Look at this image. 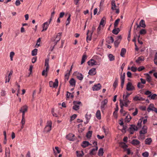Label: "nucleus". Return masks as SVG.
Wrapping results in <instances>:
<instances>
[{"label": "nucleus", "instance_id": "nucleus-1", "mask_svg": "<svg viewBox=\"0 0 157 157\" xmlns=\"http://www.w3.org/2000/svg\"><path fill=\"white\" fill-rule=\"evenodd\" d=\"M49 58H47L45 61V66L46 67L45 70H44L42 72V75L43 76H45L47 77L48 75V73L49 70Z\"/></svg>", "mask_w": 157, "mask_h": 157}, {"label": "nucleus", "instance_id": "nucleus-2", "mask_svg": "<svg viewBox=\"0 0 157 157\" xmlns=\"http://www.w3.org/2000/svg\"><path fill=\"white\" fill-rule=\"evenodd\" d=\"M93 144L96 146L90 151L89 154L91 155H95L98 149V147L97 146V142L96 141H94L93 142Z\"/></svg>", "mask_w": 157, "mask_h": 157}, {"label": "nucleus", "instance_id": "nucleus-3", "mask_svg": "<svg viewBox=\"0 0 157 157\" xmlns=\"http://www.w3.org/2000/svg\"><path fill=\"white\" fill-rule=\"evenodd\" d=\"M52 122L51 121H48L47 123V125L45 127L44 130V132H50L51 130Z\"/></svg>", "mask_w": 157, "mask_h": 157}, {"label": "nucleus", "instance_id": "nucleus-4", "mask_svg": "<svg viewBox=\"0 0 157 157\" xmlns=\"http://www.w3.org/2000/svg\"><path fill=\"white\" fill-rule=\"evenodd\" d=\"M73 104L74 106L73 107V109L75 110H78L79 109V105L81 104L82 103L80 101H74Z\"/></svg>", "mask_w": 157, "mask_h": 157}, {"label": "nucleus", "instance_id": "nucleus-5", "mask_svg": "<svg viewBox=\"0 0 157 157\" xmlns=\"http://www.w3.org/2000/svg\"><path fill=\"white\" fill-rule=\"evenodd\" d=\"M138 129V127L134 125H131L129 127L128 130L130 134H133L135 131H137Z\"/></svg>", "mask_w": 157, "mask_h": 157}, {"label": "nucleus", "instance_id": "nucleus-6", "mask_svg": "<svg viewBox=\"0 0 157 157\" xmlns=\"http://www.w3.org/2000/svg\"><path fill=\"white\" fill-rule=\"evenodd\" d=\"M136 25L137 26L136 30H138V29L140 28V27L143 28H145L146 27V25L145 23V21L143 19H142L140 21L139 25H138L137 23H136Z\"/></svg>", "mask_w": 157, "mask_h": 157}, {"label": "nucleus", "instance_id": "nucleus-7", "mask_svg": "<svg viewBox=\"0 0 157 157\" xmlns=\"http://www.w3.org/2000/svg\"><path fill=\"white\" fill-rule=\"evenodd\" d=\"M62 33H58L57 35L56 36L53 37L51 39L52 41H57V42H59L61 39L60 36H62Z\"/></svg>", "mask_w": 157, "mask_h": 157}, {"label": "nucleus", "instance_id": "nucleus-8", "mask_svg": "<svg viewBox=\"0 0 157 157\" xmlns=\"http://www.w3.org/2000/svg\"><path fill=\"white\" fill-rule=\"evenodd\" d=\"M126 89L128 91H132L134 90L135 88L131 82H128L127 85Z\"/></svg>", "mask_w": 157, "mask_h": 157}, {"label": "nucleus", "instance_id": "nucleus-9", "mask_svg": "<svg viewBox=\"0 0 157 157\" xmlns=\"http://www.w3.org/2000/svg\"><path fill=\"white\" fill-rule=\"evenodd\" d=\"M108 102V100L107 99H105L101 102V109L102 111H103L105 109V107Z\"/></svg>", "mask_w": 157, "mask_h": 157}, {"label": "nucleus", "instance_id": "nucleus-10", "mask_svg": "<svg viewBox=\"0 0 157 157\" xmlns=\"http://www.w3.org/2000/svg\"><path fill=\"white\" fill-rule=\"evenodd\" d=\"M125 75V73H124L122 75L121 74V86L122 88H123L124 84Z\"/></svg>", "mask_w": 157, "mask_h": 157}, {"label": "nucleus", "instance_id": "nucleus-11", "mask_svg": "<svg viewBox=\"0 0 157 157\" xmlns=\"http://www.w3.org/2000/svg\"><path fill=\"white\" fill-rule=\"evenodd\" d=\"M101 86L100 83H98L94 85L92 87V89L93 91H98L100 90Z\"/></svg>", "mask_w": 157, "mask_h": 157}, {"label": "nucleus", "instance_id": "nucleus-12", "mask_svg": "<svg viewBox=\"0 0 157 157\" xmlns=\"http://www.w3.org/2000/svg\"><path fill=\"white\" fill-rule=\"evenodd\" d=\"M119 146L121 147L122 148L124 151L128 148V145H127L125 142H121L119 143Z\"/></svg>", "mask_w": 157, "mask_h": 157}, {"label": "nucleus", "instance_id": "nucleus-13", "mask_svg": "<svg viewBox=\"0 0 157 157\" xmlns=\"http://www.w3.org/2000/svg\"><path fill=\"white\" fill-rule=\"evenodd\" d=\"M96 69L93 68L89 71L88 74L90 75H94L96 74Z\"/></svg>", "mask_w": 157, "mask_h": 157}, {"label": "nucleus", "instance_id": "nucleus-14", "mask_svg": "<svg viewBox=\"0 0 157 157\" xmlns=\"http://www.w3.org/2000/svg\"><path fill=\"white\" fill-rule=\"evenodd\" d=\"M87 63L89 65H91L92 66L97 64L96 62L93 59H91L89 61L87 62Z\"/></svg>", "mask_w": 157, "mask_h": 157}, {"label": "nucleus", "instance_id": "nucleus-15", "mask_svg": "<svg viewBox=\"0 0 157 157\" xmlns=\"http://www.w3.org/2000/svg\"><path fill=\"white\" fill-rule=\"evenodd\" d=\"M49 25V24H48V22H46L44 23L43 25V29L41 31L43 32L46 31L48 29Z\"/></svg>", "mask_w": 157, "mask_h": 157}, {"label": "nucleus", "instance_id": "nucleus-16", "mask_svg": "<svg viewBox=\"0 0 157 157\" xmlns=\"http://www.w3.org/2000/svg\"><path fill=\"white\" fill-rule=\"evenodd\" d=\"M90 145L91 144L88 141H85L82 142L81 144V146L83 148H85Z\"/></svg>", "mask_w": 157, "mask_h": 157}, {"label": "nucleus", "instance_id": "nucleus-17", "mask_svg": "<svg viewBox=\"0 0 157 157\" xmlns=\"http://www.w3.org/2000/svg\"><path fill=\"white\" fill-rule=\"evenodd\" d=\"M114 39L112 36L108 37L106 40V42L108 44L113 43L114 42Z\"/></svg>", "mask_w": 157, "mask_h": 157}, {"label": "nucleus", "instance_id": "nucleus-18", "mask_svg": "<svg viewBox=\"0 0 157 157\" xmlns=\"http://www.w3.org/2000/svg\"><path fill=\"white\" fill-rule=\"evenodd\" d=\"M133 100L135 101H144L145 99L142 97L136 96L133 98Z\"/></svg>", "mask_w": 157, "mask_h": 157}, {"label": "nucleus", "instance_id": "nucleus-19", "mask_svg": "<svg viewBox=\"0 0 157 157\" xmlns=\"http://www.w3.org/2000/svg\"><path fill=\"white\" fill-rule=\"evenodd\" d=\"M120 31L119 28H115L112 31V33L115 35H117Z\"/></svg>", "mask_w": 157, "mask_h": 157}, {"label": "nucleus", "instance_id": "nucleus-20", "mask_svg": "<svg viewBox=\"0 0 157 157\" xmlns=\"http://www.w3.org/2000/svg\"><path fill=\"white\" fill-rule=\"evenodd\" d=\"M71 85L75 86V85L76 81L73 78H71L69 81Z\"/></svg>", "mask_w": 157, "mask_h": 157}, {"label": "nucleus", "instance_id": "nucleus-21", "mask_svg": "<svg viewBox=\"0 0 157 157\" xmlns=\"http://www.w3.org/2000/svg\"><path fill=\"white\" fill-rule=\"evenodd\" d=\"M154 108L153 104H151L147 109V111L149 112L151 111H152Z\"/></svg>", "mask_w": 157, "mask_h": 157}, {"label": "nucleus", "instance_id": "nucleus-22", "mask_svg": "<svg viewBox=\"0 0 157 157\" xmlns=\"http://www.w3.org/2000/svg\"><path fill=\"white\" fill-rule=\"evenodd\" d=\"M58 86V81L57 79L55 80V81L53 83V85L52 87L53 88H57Z\"/></svg>", "mask_w": 157, "mask_h": 157}, {"label": "nucleus", "instance_id": "nucleus-23", "mask_svg": "<svg viewBox=\"0 0 157 157\" xmlns=\"http://www.w3.org/2000/svg\"><path fill=\"white\" fill-rule=\"evenodd\" d=\"M127 94L125 95L123 94V100H128V98L131 94L132 93H129L128 92L126 93Z\"/></svg>", "mask_w": 157, "mask_h": 157}, {"label": "nucleus", "instance_id": "nucleus-24", "mask_svg": "<svg viewBox=\"0 0 157 157\" xmlns=\"http://www.w3.org/2000/svg\"><path fill=\"white\" fill-rule=\"evenodd\" d=\"M120 105L121 108V109L120 110V112L121 113H123L124 112L123 109V107L124 106V104L123 103L122 101L121 100H120Z\"/></svg>", "mask_w": 157, "mask_h": 157}, {"label": "nucleus", "instance_id": "nucleus-25", "mask_svg": "<svg viewBox=\"0 0 157 157\" xmlns=\"http://www.w3.org/2000/svg\"><path fill=\"white\" fill-rule=\"evenodd\" d=\"M104 153L103 149L102 148H100L98 150V155L100 156L103 155Z\"/></svg>", "mask_w": 157, "mask_h": 157}, {"label": "nucleus", "instance_id": "nucleus-26", "mask_svg": "<svg viewBox=\"0 0 157 157\" xmlns=\"http://www.w3.org/2000/svg\"><path fill=\"white\" fill-rule=\"evenodd\" d=\"M53 150L55 154L59 153L60 152V150L58 147H56L55 149H53Z\"/></svg>", "mask_w": 157, "mask_h": 157}, {"label": "nucleus", "instance_id": "nucleus-27", "mask_svg": "<svg viewBox=\"0 0 157 157\" xmlns=\"http://www.w3.org/2000/svg\"><path fill=\"white\" fill-rule=\"evenodd\" d=\"M148 97L151 98V99L155 100L157 99V94H153L152 95H148Z\"/></svg>", "mask_w": 157, "mask_h": 157}, {"label": "nucleus", "instance_id": "nucleus-28", "mask_svg": "<svg viewBox=\"0 0 157 157\" xmlns=\"http://www.w3.org/2000/svg\"><path fill=\"white\" fill-rule=\"evenodd\" d=\"M126 52V49L124 48H122L121 49L120 55L121 56L123 57Z\"/></svg>", "mask_w": 157, "mask_h": 157}, {"label": "nucleus", "instance_id": "nucleus-29", "mask_svg": "<svg viewBox=\"0 0 157 157\" xmlns=\"http://www.w3.org/2000/svg\"><path fill=\"white\" fill-rule=\"evenodd\" d=\"M118 82V78H115V80L114 82L113 86L114 87V89H115L117 87Z\"/></svg>", "mask_w": 157, "mask_h": 157}, {"label": "nucleus", "instance_id": "nucleus-30", "mask_svg": "<svg viewBox=\"0 0 157 157\" xmlns=\"http://www.w3.org/2000/svg\"><path fill=\"white\" fill-rule=\"evenodd\" d=\"M147 132V128H145L144 127H143L142 130L140 132V135L141 134H145Z\"/></svg>", "mask_w": 157, "mask_h": 157}, {"label": "nucleus", "instance_id": "nucleus-31", "mask_svg": "<svg viewBox=\"0 0 157 157\" xmlns=\"http://www.w3.org/2000/svg\"><path fill=\"white\" fill-rule=\"evenodd\" d=\"M112 7L111 9L112 10H115L116 8L117 7L116 5L115 1L114 0H112L111 1Z\"/></svg>", "mask_w": 157, "mask_h": 157}, {"label": "nucleus", "instance_id": "nucleus-32", "mask_svg": "<svg viewBox=\"0 0 157 157\" xmlns=\"http://www.w3.org/2000/svg\"><path fill=\"white\" fill-rule=\"evenodd\" d=\"M96 117L98 119H101V112L99 110H98L96 113Z\"/></svg>", "mask_w": 157, "mask_h": 157}, {"label": "nucleus", "instance_id": "nucleus-33", "mask_svg": "<svg viewBox=\"0 0 157 157\" xmlns=\"http://www.w3.org/2000/svg\"><path fill=\"white\" fill-rule=\"evenodd\" d=\"M131 144L134 145H136L139 144L140 142L137 140H134L132 141Z\"/></svg>", "mask_w": 157, "mask_h": 157}, {"label": "nucleus", "instance_id": "nucleus-34", "mask_svg": "<svg viewBox=\"0 0 157 157\" xmlns=\"http://www.w3.org/2000/svg\"><path fill=\"white\" fill-rule=\"evenodd\" d=\"M76 153L77 156L78 157L82 156L84 155L83 151H76Z\"/></svg>", "mask_w": 157, "mask_h": 157}, {"label": "nucleus", "instance_id": "nucleus-35", "mask_svg": "<svg viewBox=\"0 0 157 157\" xmlns=\"http://www.w3.org/2000/svg\"><path fill=\"white\" fill-rule=\"evenodd\" d=\"M152 142L151 138H147L145 140V143L146 144L149 145Z\"/></svg>", "mask_w": 157, "mask_h": 157}, {"label": "nucleus", "instance_id": "nucleus-36", "mask_svg": "<svg viewBox=\"0 0 157 157\" xmlns=\"http://www.w3.org/2000/svg\"><path fill=\"white\" fill-rule=\"evenodd\" d=\"M132 118L131 117L130 115H128L125 119V122H128L130 121Z\"/></svg>", "mask_w": 157, "mask_h": 157}, {"label": "nucleus", "instance_id": "nucleus-37", "mask_svg": "<svg viewBox=\"0 0 157 157\" xmlns=\"http://www.w3.org/2000/svg\"><path fill=\"white\" fill-rule=\"evenodd\" d=\"M105 18L104 17H103L101 20V21L100 22L99 25H102V27H103L105 25Z\"/></svg>", "mask_w": 157, "mask_h": 157}, {"label": "nucleus", "instance_id": "nucleus-38", "mask_svg": "<svg viewBox=\"0 0 157 157\" xmlns=\"http://www.w3.org/2000/svg\"><path fill=\"white\" fill-rule=\"evenodd\" d=\"M77 77L78 79L80 80H82L83 78V76L81 73H78V74Z\"/></svg>", "mask_w": 157, "mask_h": 157}, {"label": "nucleus", "instance_id": "nucleus-39", "mask_svg": "<svg viewBox=\"0 0 157 157\" xmlns=\"http://www.w3.org/2000/svg\"><path fill=\"white\" fill-rule=\"evenodd\" d=\"M144 60V58L142 56L139 57L136 60V62L137 63H140V62Z\"/></svg>", "mask_w": 157, "mask_h": 157}, {"label": "nucleus", "instance_id": "nucleus-40", "mask_svg": "<svg viewBox=\"0 0 157 157\" xmlns=\"http://www.w3.org/2000/svg\"><path fill=\"white\" fill-rule=\"evenodd\" d=\"M87 56L86 55H83L81 62V64H82L86 61Z\"/></svg>", "mask_w": 157, "mask_h": 157}, {"label": "nucleus", "instance_id": "nucleus-41", "mask_svg": "<svg viewBox=\"0 0 157 157\" xmlns=\"http://www.w3.org/2000/svg\"><path fill=\"white\" fill-rule=\"evenodd\" d=\"M38 50L36 48H35L32 51V56H35L37 54Z\"/></svg>", "mask_w": 157, "mask_h": 157}, {"label": "nucleus", "instance_id": "nucleus-42", "mask_svg": "<svg viewBox=\"0 0 157 157\" xmlns=\"http://www.w3.org/2000/svg\"><path fill=\"white\" fill-rule=\"evenodd\" d=\"M124 101V105L126 107H128V104L130 103V101L128 100H123Z\"/></svg>", "mask_w": 157, "mask_h": 157}, {"label": "nucleus", "instance_id": "nucleus-43", "mask_svg": "<svg viewBox=\"0 0 157 157\" xmlns=\"http://www.w3.org/2000/svg\"><path fill=\"white\" fill-rule=\"evenodd\" d=\"M92 132H93L92 131H89L86 134V137H91Z\"/></svg>", "mask_w": 157, "mask_h": 157}, {"label": "nucleus", "instance_id": "nucleus-44", "mask_svg": "<svg viewBox=\"0 0 157 157\" xmlns=\"http://www.w3.org/2000/svg\"><path fill=\"white\" fill-rule=\"evenodd\" d=\"M120 41L119 40H116L114 42V44L115 47L117 48L118 47V46L120 43Z\"/></svg>", "mask_w": 157, "mask_h": 157}, {"label": "nucleus", "instance_id": "nucleus-45", "mask_svg": "<svg viewBox=\"0 0 157 157\" xmlns=\"http://www.w3.org/2000/svg\"><path fill=\"white\" fill-rule=\"evenodd\" d=\"M70 75L69 73H67L65 75V82L68 80Z\"/></svg>", "mask_w": 157, "mask_h": 157}, {"label": "nucleus", "instance_id": "nucleus-46", "mask_svg": "<svg viewBox=\"0 0 157 157\" xmlns=\"http://www.w3.org/2000/svg\"><path fill=\"white\" fill-rule=\"evenodd\" d=\"M120 21V19L119 18H118L115 21L114 23V28H116L117 26L118 25L119 23V22Z\"/></svg>", "mask_w": 157, "mask_h": 157}, {"label": "nucleus", "instance_id": "nucleus-47", "mask_svg": "<svg viewBox=\"0 0 157 157\" xmlns=\"http://www.w3.org/2000/svg\"><path fill=\"white\" fill-rule=\"evenodd\" d=\"M146 33V31L144 29H142L140 31V35H144Z\"/></svg>", "mask_w": 157, "mask_h": 157}, {"label": "nucleus", "instance_id": "nucleus-48", "mask_svg": "<svg viewBox=\"0 0 157 157\" xmlns=\"http://www.w3.org/2000/svg\"><path fill=\"white\" fill-rule=\"evenodd\" d=\"M22 109V111L27 112L28 109V107L26 105L23 106L21 109Z\"/></svg>", "mask_w": 157, "mask_h": 157}, {"label": "nucleus", "instance_id": "nucleus-49", "mask_svg": "<svg viewBox=\"0 0 157 157\" xmlns=\"http://www.w3.org/2000/svg\"><path fill=\"white\" fill-rule=\"evenodd\" d=\"M109 60L112 61L114 60V56L112 54H109L108 56Z\"/></svg>", "mask_w": 157, "mask_h": 157}, {"label": "nucleus", "instance_id": "nucleus-50", "mask_svg": "<svg viewBox=\"0 0 157 157\" xmlns=\"http://www.w3.org/2000/svg\"><path fill=\"white\" fill-rule=\"evenodd\" d=\"M13 71L12 70H11L8 75V81H7L8 82H10L11 77V75L13 74Z\"/></svg>", "mask_w": 157, "mask_h": 157}, {"label": "nucleus", "instance_id": "nucleus-51", "mask_svg": "<svg viewBox=\"0 0 157 157\" xmlns=\"http://www.w3.org/2000/svg\"><path fill=\"white\" fill-rule=\"evenodd\" d=\"M89 30H88V32L87 33V36H86V41L87 42H88V41H90L91 40V36H90V37H89L88 34V33H89Z\"/></svg>", "mask_w": 157, "mask_h": 157}, {"label": "nucleus", "instance_id": "nucleus-52", "mask_svg": "<svg viewBox=\"0 0 157 157\" xmlns=\"http://www.w3.org/2000/svg\"><path fill=\"white\" fill-rule=\"evenodd\" d=\"M137 86L138 88L140 89H142L144 87V85H142L141 83L140 82H138Z\"/></svg>", "mask_w": 157, "mask_h": 157}, {"label": "nucleus", "instance_id": "nucleus-53", "mask_svg": "<svg viewBox=\"0 0 157 157\" xmlns=\"http://www.w3.org/2000/svg\"><path fill=\"white\" fill-rule=\"evenodd\" d=\"M142 155L143 157H148L149 153L147 151H145L142 153Z\"/></svg>", "mask_w": 157, "mask_h": 157}, {"label": "nucleus", "instance_id": "nucleus-54", "mask_svg": "<svg viewBox=\"0 0 157 157\" xmlns=\"http://www.w3.org/2000/svg\"><path fill=\"white\" fill-rule=\"evenodd\" d=\"M71 19V15L69 14V16L68 17L67 19V23H66V25H67L69 24L70 23V20Z\"/></svg>", "mask_w": 157, "mask_h": 157}, {"label": "nucleus", "instance_id": "nucleus-55", "mask_svg": "<svg viewBox=\"0 0 157 157\" xmlns=\"http://www.w3.org/2000/svg\"><path fill=\"white\" fill-rule=\"evenodd\" d=\"M10 150L8 148L6 149V156H7V155H10Z\"/></svg>", "mask_w": 157, "mask_h": 157}, {"label": "nucleus", "instance_id": "nucleus-56", "mask_svg": "<svg viewBox=\"0 0 157 157\" xmlns=\"http://www.w3.org/2000/svg\"><path fill=\"white\" fill-rule=\"evenodd\" d=\"M144 69H145V68L143 66H141L139 67L138 68L137 70L138 71H141L142 70H144Z\"/></svg>", "mask_w": 157, "mask_h": 157}, {"label": "nucleus", "instance_id": "nucleus-57", "mask_svg": "<svg viewBox=\"0 0 157 157\" xmlns=\"http://www.w3.org/2000/svg\"><path fill=\"white\" fill-rule=\"evenodd\" d=\"M77 117V115L74 114L72 115L71 117V121L74 120Z\"/></svg>", "mask_w": 157, "mask_h": 157}, {"label": "nucleus", "instance_id": "nucleus-58", "mask_svg": "<svg viewBox=\"0 0 157 157\" xmlns=\"http://www.w3.org/2000/svg\"><path fill=\"white\" fill-rule=\"evenodd\" d=\"M74 135L72 133H69L68 134L66 135V137H74Z\"/></svg>", "mask_w": 157, "mask_h": 157}, {"label": "nucleus", "instance_id": "nucleus-59", "mask_svg": "<svg viewBox=\"0 0 157 157\" xmlns=\"http://www.w3.org/2000/svg\"><path fill=\"white\" fill-rule=\"evenodd\" d=\"M146 80L148 82H150L151 81V76L149 75H148L147 77Z\"/></svg>", "mask_w": 157, "mask_h": 157}, {"label": "nucleus", "instance_id": "nucleus-60", "mask_svg": "<svg viewBox=\"0 0 157 157\" xmlns=\"http://www.w3.org/2000/svg\"><path fill=\"white\" fill-rule=\"evenodd\" d=\"M123 119L122 118L119 121V124L121 126L123 125L124 123H123Z\"/></svg>", "mask_w": 157, "mask_h": 157}, {"label": "nucleus", "instance_id": "nucleus-61", "mask_svg": "<svg viewBox=\"0 0 157 157\" xmlns=\"http://www.w3.org/2000/svg\"><path fill=\"white\" fill-rule=\"evenodd\" d=\"M131 70L132 71L134 72H135L137 71V68L136 67L132 66L131 67Z\"/></svg>", "mask_w": 157, "mask_h": 157}, {"label": "nucleus", "instance_id": "nucleus-62", "mask_svg": "<svg viewBox=\"0 0 157 157\" xmlns=\"http://www.w3.org/2000/svg\"><path fill=\"white\" fill-rule=\"evenodd\" d=\"M151 92L149 90H147L145 92L144 94L146 95H151Z\"/></svg>", "mask_w": 157, "mask_h": 157}, {"label": "nucleus", "instance_id": "nucleus-63", "mask_svg": "<svg viewBox=\"0 0 157 157\" xmlns=\"http://www.w3.org/2000/svg\"><path fill=\"white\" fill-rule=\"evenodd\" d=\"M37 60V57H34L32 59V63H34Z\"/></svg>", "mask_w": 157, "mask_h": 157}, {"label": "nucleus", "instance_id": "nucleus-64", "mask_svg": "<svg viewBox=\"0 0 157 157\" xmlns=\"http://www.w3.org/2000/svg\"><path fill=\"white\" fill-rule=\"evenodd\" d=\"M6 95L5 91L4 90H2L1 95L2 96H4Z\"/></svg>", "mask_w": 157, "mask_h": 157}]
</instances>
